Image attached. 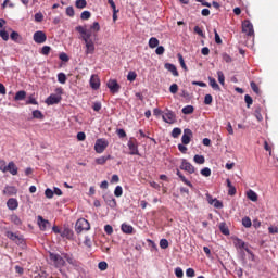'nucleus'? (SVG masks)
Wrapping results in <instances>:
<instances>
[{"label": "nucleus", "mask_w": 278, "mask_h": 278, "mask_svg": "<svg viewBox=\"0 0 278 278\" xmlns=\"http://www.w3.org/2000/svg\"><path fill=\"white\" fill-rule=\"evenodd\" d=\"M49 258L55 268H64V266H66V262H68L71 266H77V261L73 257V254L62 253V255H60L58 253L50 252Z\"/></svg>", "instance_id": "obj_1"}, {"label": "nucleus", "mask_w": 278, "mask_h": 278, "mask_svg": "<svg viewBox=\"0 0 278 278\" xmlns=\"http://www.w3.org/2000/svg\"><path fill=\"white\" fill-rule=\"evenodd\" d=\"M75 29L78 31V34H80L81 39L85 42L86 55H93V53L96 51V47H94V41L91 39L92 31L88 30V28H86V26H77Z\"/></svg>", "instance_id": "obj_2"}, {"label": "nucleus", "mask_w": 278, "mask_h": 278, "mask_svg": "<svg viewBox=\"0 0 278 278\" xmlns=\"http://www.w3.org/2000/svg\"><path fill=\"white\" fill-rule=\"evenodd\" d=\"M0 170L3 173H10L11 175H18V167L12 161L9 163L5 161H0Z\"/></svg>", "instance_id": "obj_3"}, {"label": "nucleus", "mask_w": 278, "mask_h": 278, "mask_svg": "<svg viewBox=\"0 0 278 278\" xmlns=\"http://www.w3.org/2000/svg\"><path fill=\"white\" fill-rule=\"evenodd\" d=\"M75 229L77 233H81V231H90V223L85 218H80L76 222Z\"/></svg>", "instance_id": "obj_4"}, {"label": "nucleus", "mask_w": 278, "mask_h": 278, "mask_svg": "<svg viewBox=\"0 0 278 278\" xmlns=\"http://www.w3.org/2000/svg\"><path fill=\"white\" fill-rule=\"evenodd\" d=\"M162 118L164 123H168V125H174V123H177V115L175 112L166 109L162 115Z\"/></svg>", "instance_id": "obj_5"}, {"label": "nucleus", "mask_w": 278, "mask_h": 278, "mask_svg": "<svg viewBox=\"0 0 278 278\" xmlns=\"http://www.w3.org/2000/svg\"><path fill=\"white\" fill-rule=\"evenodd\" d=\"M106 86L112 94H117V92H121V85H118L116 79H110Z\"/></svg>", "instance_id": "obj_6"}, {"label": "nucleus", "mask_w": 278, "mask_h": 278, "mask_svg": "<svg viewBox=\"0 0 278 278\" xmlns=\"http://www.w3.org/2000/svg\"><path fill=\"white\" fill-rule=\"evenodd\" d=\"M108 146H109L108 140L98 139L94 144L96 153H103V151H105V149H108Z\"/></svg>", "instance_id": "obj_7"}, {"label": "nucleus", "mask_w": 278, "mask_h": 278, "mask_svg": "<svg viewBox=\"0 0 278 278\" xmlns=\"http://www.w3.org/2000/svg\"><path fill=\"white\" fill-rule=\"evenodd\" d=\"M242 31L247 34V36H253L255 30H253V24L249 20H244L242 23Z\"/></svg>", "instance_id": "obj_8"}, {"label": "nucleus", "mask_w": 278, "mask_h": 278, "mask_svg": "<svg viewBox=\"0 0 278 278\" xmlns=\"http://www.w3.org/2000/svg\"><path fill=\"white\" fill-rule=\"evenodd\" d=\"M33 39L37 45H43V42H47V34L42 30H38L34 34Z\"/></svg>", "instance_id": "obj_9"}, {"label": "nucleus", "mask_w": 278, "mask_h": 278, "mask_svg": "<svg viewBox=\"0 0 278 278\" xmlns=\"http://www.w3.org/2000/svg\"><path fill=\"white\" fill-rule=\"evenodd\" d=\"M60 101H62V96H58L55 93L50 94L46 99L47 105H58V103H60Z\"/></svg>", "instance_id": "obj_10"}, {"label": "nucleus", "mask_w": 278, "mask_h": 278, "mask_svg": "<svg viewBox=\"0 0 278 278\" xmlns=\"http://www.w3.org/2000/svg\"><path fill=\"white\" fill-rule=\"evenodd\" d=\"M127 146L130 151V155H138V142L135 138H130Z\"/></svg>", "instance_id": "obj_11"}, {"label": "nucleus", "mask_w": 278, "mask_h": 278, "mask_svg": "<svg viewBox=\"0 0 278 278\" xmlns=\"http://www.w3.org/2000/svg\"><path fill=\"white\" fill-rule=\"evenodd\" d=\"M38 225L41 231H47L51 227V223L40 215L38 216Z\"/></svg>", "instance_id": "obj_12"}, {"label": "nucleus", "mask_w": 278, "mask_h": 278, "mask_svg": "<svg viewBox=\"0 0 278 278\" xmlns=\"http://www.w3.org/2000/svg\"><path fill=\"white\" fill-rule=\"evenodd\" d=\"M192 140V130L190 128H187L184 130V135L181 137L182 144H188Z\"/></svg>", "instance_id": "obj_13"}, {"label": "nucleus", "mask_w": 278, "mask_h": 278, "mask_svg": "<svg viewBox=\"0 0 278 278\" xmlns=\"http://www.w3.org/2000/svg\"><path fill=\"white\" fill-rule=\"evenodd\" d=\"M90 86L92 90H99L101 88V80L98 75H92L90 78Z\"/></svg>", "instance_id": "obj_14"}, {"label": "nucleus", "mask_w": 278, "mask_h": 278, "mask_svg": "<svg viewBox=\"0 0 278 278\" xmlns=\"http://www.w3.org/2000/svg\"><path fill=\"white\" fill-rule=\"evenodd\" d=\"M166 71H169L174 77H179V72L177 71V66L173 63H165Z\"/></svg>", "instance_id": "obj_15"}, {"label": "nucleus", "mask_w": 278, "mask_h": 278, "mask_svg": "<svg viewBox=\"0 0 278 278\" xmlns=\"http://www.w3.org/2000/svg\"><path fill=\"white\" fill-rule=\"evenodd\" d=\"M181 170H186L187 173H189L190 175H192L194 173V166H192V164L184 161L182 164L180 165Z\"/></svg>", "instance_id": "obj_16"}, {"label": "nucleus", "mask_w": 278, "mask_h": 278, "mask_svg": "<svg viewBox=\"0 0 278 278\" xmlns=\"http://www.w3.org/2000/svg\"><path fill=\"white\" fill-rule=\"evenodd\" d=\"M18 190L14 186H7L3 190V194H7V197H13V194H16Z\"/></svg>", "instance_id": "obj_17"}, {"label": "nucleus", "mask_w": 278, "mask_h": 278, "mask_svg": "<svg viewBox=\"0 0 278 278\" xmlns=\"http://www.w3.org/2000/svg\"><path fill=\"white\" fill-rule=\"evenodd\" d=\"M7 207H9L10 210H17L18 208V200H16L15 198H10L7 201Z\"/></svg>", "instance_id": "obj_18"}, {"label": "nucleus", "mask_w": 278, "mask_h": 278, "mask_svg": "<svg viewBox=\"0 0 278 278\" xmlns=\"http://www.w3.org/2000/svg\"><path fill=\"white\" fill-rule=\"evenodd\" d=\"M208 84L213 90H216V92H220V86L218 83H216V78L214 77H208Z\"/></svg>", "instance_id": "obj_19"}, {"label": "nucleus", "mask_w": 278, "mask_h": 278, "mask_svg": "<svg viewBox=\"0 0 278 278\" xmlns=\"http://www.w3.org/2000/svg\"><path fill=\"white\" fill-rule=\"evenodd\" d=\"M27 97V91L20 90L15 93L14 101H25Z\"/></svg>", "instance_id": "obj_20"}, {"label": "nucleus", "mask_w": 278, "mask_h": 278, "mask_svg": "<svg viewBox=\"0 0 278 278\" xmlns=\"http://www.w3.org/2000/svg\"><path fill=\"white\" fill-rule=\"evenodd\" d=\"M121 229H122L123 233H128V235L134 233V226L128 225L126 223L122 224Z\"/></svg>", "instance_id": "obj_21"}, {"label": "nucleus", "mask_w": 278, "mask_h": 278, "mask_svg": "<svg viewBox=\"0 0 278 278\" xmlns=\"http://www.w3.org/2000/svg\"><path fill=\"white\" fill-rule=\"evenodd\" d=\"M61 237L71 240V238H73V230H71L70 228H64L61 232Z\"/></svg>", "instance_id": "obj_22"}, {"label": "nucleus", "mask_w": 278, "mask_h": 278, "mask_svg": "<svg viewBox=\"0 0 278 278\" xmlns=\"http://www.w3.org/2000/svg\"><path fill=\"white\" fill-rule=\"evenodd\" d=\"M108 160H112V155H104V156H100L96 160L97 164L103 165L105 164V162H108Z\"/></svg>", "instance_id": "obj_23"}, {"label": "nucleus", "mask_w": 278, "mask_h": 278, "mask_svg": "<svg viewBox=\"0 0 278 278\" xmlns=\"http://www.w3.org/2000/svg\"><path fill=\"white\" fill-rule=\"evenodd\" d=\"M149 47L150 49H155V47H160V40L155 37L150 38Z\"/></svg>", "instance_id": "obj_24"}, {"label": "nucleus", "mask_w": 278, "mask_h": 278, "mask_svg": "<svg viewBox=\"0 0 278 278\" xmlns=\"http://www.w3.org/2000/svg\"><path fill=\"white\" fill-rule=\"evenodd\" d=\"M247 197L250 201H253L254 203L257 201V193H255V191L251 189L247 192Z\"/></svg>", "instance_id": "obj_25"}, {"label": "nucleus", "mask_w": 278, "mask_h": 278, "mask_svg": "<svg viewBox=\"0 0 278 278\" xmlns=\"http://www.w3.org/2000/svg\"><path fill=\"white\" fill-rule=\"evenodd\" d=\"M219 230L224 236H229V228L227 227V224L220 223L219 224Z\"/></svg>", "instance_id": "obj_26"}, {"label": "nucleus", "mask_w": 278, "mask_h": 278, "mask_svg": "<svg viewBox=\"0 0 278 278\" xmlns=\"http://www.w3.org/2000/svg\"><path fill=\"white\" fill-rule=\"evenodd\" d=\"M233 244L236 249H244L247 247V243L242 239H236Z\"/></svg>", "instance_id": "obj_27"}, {"label": "nucleus", "mask_w": 278, "mask_h": 278, "mask_svg": "<svg viewBox=\"0 0 278 278\" xmlns=\"http://www.w3.org/2000/svg\"><path fill=\"white\" fill-rule=\"evenodd\" d=\"M88 5V2L86 0H76L75 7L78 8V10H84Z\"/></svg>", "instance_id": "obj_28"}, {"label": "nucleus", "mask_w": 278, "mask_h": 278, "mask_svg": "<svg viewBox=\"0 0 278 278\" xmlns=\"http://www.w3.org/2000/svg\"><path fill=\"white\" fill-rule=\"evenodd\" d=\"M193 161L195 164H205V156L195 154Z\"/></svg>", "instance_id": "obj_29"}, {"label": "nucleus", "mask_w": 278, "mask_h": 278, "mask_svg": "<svg viewBox=\"0 0 278 278\" xmlns=\"http://www.w3.org/2000/svg\"><path fill=\"white\" fill-rule=\"evenodd\" d=\"M87 31H101V26L99 25V22H94L91 26L90 29H87Z\"/></svg>", "instance_id": "obj_30"}, {"label": "nucleus", "mask_w": 278, "mask_h": 278, "mask_svg": "<svg viewBox=\"0 0 278 278\" xmlns=\"http://www.w3.org/2000/svg\"><path fill=\"white\" fill-rule=\"evenodd\" d=\"M33 117L38 118L39 121H42L45 118V115L40 110L33 111Z\"/></svg>", "instance_id": "obj_31"}, {"label": "nucleus", "mask_w": 278, "mask_h": 278, "mask_svg": "<svg viewBox=\"0 0 278 278\" xmlns=\"http://www.w3.org/2000/svg\"><path fill=\"white\" fill-rule=\"evenodd\" d=\"M213 101H214V98L212 97V94L207 93L204 97V105H212Z\"/></svg>", "instance_id": "obj_32"}, {"label": "nucleus", "mask_w": 278, "mask_h": 278, "mask_svg": "<svg viewBox=\"0 0 278 278\" xmlns=\"http://www.w3.org/2000/svg\"><path fill=\"white\" fill-rule=\"evenodd\" d=\"M26 105H38V101L36 98H34V96H29L26 100Z\"/></svg>", "instance_id": "obj_33"}, {"label": "nucleus", "mask_w": 278, "mask_h": 278, "mask_svg": "<svg viewBox=\"0 0 278 278\" xmlns=\"http://www.w3.org/2000/svg\"><path fill=\"white\" fill-rule=\"evenodd\" d=\"M178 62L184 71H188V66L186 65V62L184 61V55L178 54Z\"/></svg>", "instance_id": "obj_34"}, {"label": "nucleus", "mask_w": 278, "mask_h": 278, "mask_svg": "<svg viewBox=\"0 0 278 278\" xmlns=\"http://www.w3.org/2000/svg\"><path fill=\"white\" fill-rule=\"evenodd\" d=\"M194 112V106L192 105H187L182 108V114H192Z\"/></svg>", "instance_id": "obj_35"}, {"label": "nucleus", "mask_w": 278, "mask_h": 278, "mask_svg": "<svg viewBox=\"0 0 278 278\" xmlns=\"http://www.w3.org/2000/svg\"><path fill=\"white\" fill-rule=\"evenodd\" d=\"M218 81L222 86H225V74L223 71L217 72Z\"/></svg>", "instance_id": "obj_36"}, {"label": "nucleus", "mask_w": 278, "mask_h": 278, "mask_svg": "<svg viewBox=\"0 0 278 278\" xmlns=\"http://www.w3.org/2000/svg\"><path fill=\"white\" fill-rule=\"evenodd\" d=\"M7 238H9L13 242H15L16 240H18V235H16L12 231H7Z\"/></svg>", "instance_id": "obj_37"}, {"label": "nucleus", "mask_w": 278, "mask_h": 278, "mask_svg": "<svg viewBox=\"0 0 278 278\" xmlns=\"http://www.w3.org/2000/svg\"><path fill=\"white\" fill-rule=\"evenodd\" d=\"M92 16V13H90V11H84L80 14V18L81 21H88V18H90Z\"/></svg>", "instance_id": "obj_38"}, {"label": "nucleus", "mask_w": 278, "mask_h": 278, "mask_svg": "<svg viewBox=\"0 0 278 278\" xmlns=\"http://www.w3.org/2000/svg\"><path fill=\"white\" fill-rule=\"evenodd\" d=\"M58 81H59V84H66V74L59 73L58 74Z\"/></svg>", "instance_id": "obj_39"}, {"label": "nucleus", "mask_w": 278, "mask_h": 278, "mask_svg": "<svg viewBox=\"0 0 278 278\" xmlns=\"http://www.w3.org/2000/svg\"><path fill=\"white\" fill-rule=\"evenodd\" d=\"M169 92H170L172 94H177V92H179V86H178L177 84L170 85V87H169Z\"/></svg>", "instance_id": "obj_40"}, {"label": "nucleus", "mask_w": 278, "mask_h": 278, "mask_svg": "<svg viewBox=\"0 0 278 278\" xmlns=\"http://www.w3.org/2000/svg\"><path fill=\"white\" fill-rule=\"evenodd\" d=\"M136 77H138V74L136 72H129L127 75V80L128 81H136Z\"/></svg>", "instance_id": "obj_41"}, {"label": "nucleus", "mask_w": 278, "mask_h": 278, "mask_svg": "<svg viewBox=\"0 0 278 278\" xmlns=\"http://www.w3.org/2000/svg\"><path fill=\"white\" fill-rule=\"evenodd\" d=\"M250 86L253 92H255V94H260V87L257 86V84H255V81H251Z\"/></svg>", "instance_id": "obj_42"}, {"label": "nucleus", "mask_w": 278, "mask_h": 278, "mask_svg": "<svg viewBox=\"0 0 278 278\" xmlns=\"http://www.w3.org/2000/svg\"><path fill=\"white\" fill-rule=\"evenodd\" d=\"M244 101L247 103V108H251V105H253V98H251V96L245 94L244 96Z\"/></svg>", "instance_id": "obj_43"}, {"label": "nucleus", "mask_w": 278, "mask_h": 278, "mask_svg": "<svg viewBox=\"0 0 278 278\" xmlns=\"http://www.w3.org/2000/svg\"><path fill=\"white\" fill-rule=\"evenodd\" d=\"M193 31H194V34H198V36H201V38H205V34L203 33V29H201V27L195 26L193 28Z\"/></svg>", "instance_id": "obj_44"}, {"label": "nucleus", "mask_w": 278, "mask_h": 278, "mask_svg": "<svg viewBox=\"0 0 278 278\" xmlns=\"http://www.w3.org/2000/svg\"><path fill=\"white\" fill-rule=\"evenodd\" d=\"M178 136H181V128H174L172 131V138H177Z\"/></svg>", "instance_id": "obj_45"}, {"label": "nucleus", "mask_w": 278, "mask_h": 278, "mask_svg": "<svg viewBox=\"0 0 278 278\" xmlns=\"http://www.w3.org/2000/svg\"><path fill=\"white\" fill-rule=\"evenodd\" d=\"M45 195H46L47 199H53L54 193H53L51 188H47L45 190Z\"/></svg>", "instance_id": "obj_46"}, {"label": "nucleus", "mask_w": 278, "mask_h": 278, "mask_svg": "<svg viewBox=\"0 0 278 278\" xmlns=\"http://www.w3.org/2000/svg\"><path fill=\"white\" fill-rule=\"evenodd\" d=\"M35 21L36 23H42V21H45V15H42V13H36L35 14Z\"/></svg>", "instance_id": "obj_47"}, {"label": "nucleus", "mask_w": 278, "mask_h": 278, "mask_svg": "<svg viewBox=\"0 0 278 278\" xmlns=\"http://www.w3.org/2000/svg\"><path fill=\"white\" fill-rule=\"evenodd\" d=\"M104 231L108 236H112V233H114V228H112L111 225H105L104 226Z\"/></svg>", "instance_id": "obj_48"}, {"label": "nucleus", "mask_w": 278, "mask_h": 278, "mask_svg": "<svg viewBox=\"0 0 278 278\" xmlns=\"http://www.w3.org/2000/svg\"><path fill=\"white\" fill-rule=\"evenodd\" d=\"M49 53H51V47L43 46L42 49H41V54L42 55H49Z\"/></svg>", "instance_id": "obj_49"}, {"label": "nucleus", "mask_w": 278, "mask_h": 278, "mask_svg": "<svg viewBox=\"0 0 278 278\" xmlns=\"http://www.w3.org/2000/svg\"><path fill=\"white\" fill-rule=\"evenodd\" d=\"M0 38H2V40H10V34H8L5 30H0Z\"/></svg>", "instance_id": "obj_50"}, {"label": "nucleus", "mask_w": 278, "mask_h": 278, "mask_svg": "<svg viewBox=\"0 0 278 278\" xmlns=\"http://www.w3.org/2000/svg\"><path fill=\"white\" fill-rule=\"evenodd\" d=\"M116 134H117L118 138H127V132H125V129H123V128L117 129Z\"/></svg>", "instance_id": "obj_51"}, {"label": "nucleus", "mask_w": 278, "mask_h": 278, "mask_svg": "<svg viewBox=\"0 0 278 278\" xmlns=\"http://www.w3.org/2000/svg\"><path fill=\"white\" fill-rule=\"evenodd\" d=\"M242 225H243V227H247V228L251 227V225H252L251 218L244 217V218L242 219Z\"/></svg>", "instance_id": "obj_52"}, {"label": "nucleus", "mask_w": 278, "mask_h": 278, "mask_svg": "<svg viewBox=\"0 0 278 278\" xmlns=\"http://www.w3.org/2000/svg\"><path fill=\"white\" fill-rule=\"evenodd\" d=\"M115 197H123V187L117 186L114 190Z\"/></svg>", "instance_id": "obj_53"}, {"label": "nucleus", "mask_w": 278, "mask_h": 278, "mask_svg": "<svg viewBox=\"0 0 278 278\" xmlns=\"http://www.w3.org/2000/svg\"><path fill=\"white\" fill-rule=\"evenodd\" d=\"M99 270H108V263L105 261H102L98 264Z\"/></svg>", "instance_id": "obj_54"}, {"label": "nucleus", "mask_w": 278, "mask_h": 278, "mask_svg": "<svg viewBox=\"0 0 278 278\" xmlns=\"http://www.w3.org/2000/svg\"><path fill=\"white\" fill-rule=\"evenodd\" d=\"M18 38H21V35H18L17 31L11 33V40H13L14 42H18Z\"/></svg>", "instance_id": "obj_55"}, {"label": "nucleus", "mask_w": 278, "mask_h": 278, "mask_svg": "<svg viewBox=\"0 0 278 278\" xmlns=\"http://www.w3.org/2000/svg\"><path fill=\"white\" fill-rule=\"evenodd\" d=\"M213 206L216 207L217 210H223V202H220L217 199H214Z\"/></svg>", "instance_id": "obj_56"}, {"label": "nucleus", "mask_w": 278, "mask_h": 278, "mask_svg": "<svg viewBox=\"0 0 278 278\" xmlns=\"http://www.w3.org/2000/svg\"><path fill=\"white\" fill-rule=\"evenodd\" d=\"M66 15L71 16V17L75 16V9H73V7H67L66 8Z\"/></svg>", "instance_id": "obj_57"}, {"label": "nucleus", "mask_w": 278, "mask_h": 278, "mask_svg": "<svg viewBox=\"0 0 278 278\" xmlns=\"http://www.w3.org/2000/svg\"><path fill=\"white\" fill-rule=\"evenodd\" d=\"M59 59L62 61V62H68V54H66V52H62L60 53L59 55Z\"/></svg>", "instance_id": "obj_58"}, {"label": "nucleus", "mask_w": 278, "mask_h": 278, "mask_svg": "<svg viewBox=\"0 0 278 278\" xmlns=\"http://www.w3.org/2000/svg\"><path fill=\"white\" fill-rule=\"evenodd\" d=\"M11 220L12 223H14V225H21V218L18 217V215H12Z\"/></svg>", "instance_id": "obj_59"}, {"label": "nucleus", "mask_w": 278, "mask_h": 278, "mask_svg": "<svg viewBox=\"0 0 278 278\" xmlns=\"http://www.w3.org/2000/svg\"><path fill=\"white\" fill-rule=\"evenodd\" d=\"M101 108H102L101 102H94L92 105V110L94 112H101Z\"/></svg>", "instance_id": "obj_60"}, {"label": "nucleus", "mask_w": 278, "mask_h": 278, "mask_svg": "<svg viewBox=\"0 0 278 278\" xmlns=\"http://www.w3.org/2000/svg\"><path fill=\"white\" fill-rule=\"evenodd\" d=\"M175 275H176V277H178V278L184 277V269H181V267H177V268L175 269Z\"/></svg>", "instance_id": "obj_61"}, {"label": "nucleus", "mask_w": 278, "mask_h": 278, "mask_svg": "<svg viewBox=\"0 0 278 278\" xmlns=\"http://www.w3.org/2000/svg\"><path fill=\"white\" fill-rule=\"evenodd\" d=\"M160 247H161V249H168V240L161 239Z\"/></svg>", "instance_id": "obj_62"}, {"label": "nucleus", "mask_w": 278, "mask_h": 278, "mask_svg": "<svg viewBox=\"0 0 278 278\" xmlns=\"http://www.w3.org/2000/svg\"><path fill=\"white\" fill-rule=\"evenodd\" d=\"M108 205H110V207H116V199L111 198L109 201H106Z\"/></svg>", "instance_id": "obj_63"}, {"label": "nucleus", "mask_w": 278, "mask_h": 278, "mask_svg": "<svg viewBox=\"0 0 278 278\" xmlns=\"http://www.w3.org/2000/svg\"><path fill=\"white\" fill-rule=\"evenodd\" d=\"M186 275H187V277H194L195 273L192 268H188L186 270Z\"/></svg>", "instance_id": "obj_64"}]
</instances>
